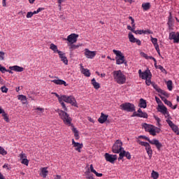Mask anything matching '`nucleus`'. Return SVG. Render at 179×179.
I'll use <instances>...</instances> for the list:
<instances>
[{"mask_svg":"<svg viewBox=\"0 0 179 179\" xmlns=\"http://www.w3.org/2000/svg\"><path fill=\"white\" fill-rule=\"evenodd\" d=\"M151 41L154 45L155 50H159V44L157 43V38H153V36H151Z\"/></svg>","mask_w":179,"mask_h":179,"instance_id":"cd10ccee","label":"nucleus"},{"mask_svg":"<svg viewBox=\"0 0 179 179\" xmlns=\"http://www.w3.org/2000/svg\"><path fill=\"white\" fill-rule=\"evenodd\" d=\"M151 177L153 178V179H157L159 178V173L155 171H152V173H151Z\"/></svg>","mask_w":179,"mask_h":179,"instance_id":"58836bf2","label":"nucleus"},{"mask_svg":"<svg viewBox=\"0 0 179 179\" xmlns=\"http://www.w3.org/2000/svg\"><path fill=\"white\" fill-rule=\"evenodd\" d=\"M38 111H40V113H44V108L38 107L36 108Z\"/></svg>","mask_w":179,"mask_h":179,"instance_id":"e2e57ef3","label":"nucleus"},{"mask_svg":"<svg viewBox=\"0 0 179 179\" xmlns=\"http://www.w3.org/2000/svg\"><path fill=\"white\" fill-rule=\"evenodd\" d=\"M85 56L86 57V58L93 59V58L96 57V52L90 51L89 49H85Z\"/></svg>","mask_w":179,"mask_h":179,"instance_id":"4468645a","label":"nucleus"},{"mask_svg":"<svg viewBox=\"0 0 179 179\" xmlns=\"http://www.w3.org/2000/svg\"><path fill=\"white\" fill-rule=\"evenodd\" d=\"M169 40H173L175 44L179 43V32L172 31L169 34Z\"/></svg>","mask_w":179,"mask_h":179,"instance_id":"1a4fd4ad","label":"nucleus"},{"mask_svg":"<svg viewBox=\"0 0 179 179\" xmlns=\"http://www.w3.org/2000/svg\"><path fill=\"white\" fill-rule=\"evenodd\" d=\"M166 85L168 90L171 92V90H173V81H171V80H168Z\"/></svg>","mask_w":179,"mask_h":179,"instance_id":"c9c22d12","label":"nucleus"},{"mask_svg":"<svg viewBox=\"0 0 179 179\" xmlns=\"http://www.w3.org/2000/svg\"><path fill=\"white\" fill-rule=\"evenodd\" d=\"M48 168L44 167L41 169V176L43 177V178H46L48 176V170H47Z\"/></svg>","mask_w":179,"mask_h":179,"instance_id":"393cba45","label":"nucleus"},{"mask_svg":"<svg viewBox=\"0 0 179 179\" xmlns=\"http://www.w3.org/2000/svg\"><path fill=\"white\" fill-rule=\"evenodd\" d=\"M33 12H28L27 14V18L30 19V17H33Z\"/></svg>","mask_w":179,"mask_h":179,"instance_id":"6e6d98bb","label":"nucleus"},{"mask_svg":"<svg viewBox=\"0 0 179 179\" xmlns=\"http://www.w3.org/2000/svg\"><path fill=\"white\" fill-rule=\"evenodd\" d=\"M0 72H1V73H5V72H6V68L1 66V68H0Z\"/></svg>","mask_w":179,"mask_h":179,"instance_id":"13d9d810","label":"nucleus"},{"mask_svg":"<svg viewBox=\"0 0 179 179\" xmlns=\"http://www.w3.org/2000/svg\"><path fill=\"white\" fill-rule=\"evenodd\" d=\"M140 78L143 80L148 79L149 78L150 79H152V73L150 72V70L147 69L143 71Z\"/></svg>","mask_w":179,"mask_h":179,"instance_id":"dca6fc26","label":"nucleus"},{"mask_svg":"<svg viewBox=\"0 0 179 179\" xmlns=\"http://www.w3.org/2000/svg\"><path fill=\"white\" fill-rule=\"evenodd\" d=\"M79 45H74L73 43H71L69 50L70 51H73V50H76V48H79Z\"/></svg>","mask_w":179,"mask_h":179,"instance_id":"4c0bfd02","label":"nucleus"},{"mask_svg":"<svg viewBox=\"0 0 179 179\" xmlns=\"http://www.w3.org/2000/svg\"><path fill=\"white\" fill-rule=\"evenodd\" d=\"M152 87H154L156 92H157L158 93H160L161 94H163V96H165L166 97H169V94L164 90H161L157 85L152 83Z\"/></svg>","mask_w":179,"mask_h":179,"instance_id":"2eb2a0df","label":"nucleus"},{"mask_svg":"<svg viewBox=\"0 0 179 179\" xmlns=\"http://www.w3.org/2000/svg\"><path fill=\"white\" fill-rule=\"evenodd\" d=\"M158 111L163 114L164 115H166L169 112L167 111V108L164 105H159L158 106Z\"/></svg>","mask_w":179,"mask_h":179,"instance_id":"4be33fe9","label":"nucleus"},{"mask_svg":"<svg viewBox=\"0 0 179 179\" xmlns=\"http://www.w3.org/2000/svg\"><path fill=\"white\" fill-rule=\"evenodd\" d=\"M0 114H2V117L6 122H9V117L8 116V113H5L2 108H0Z\"/></svg>","mask_w":179,"mask_h":179,"instance_id":"b1692460","label":"nucleus"},{"mask_svg":"<svg viewBox=\"0 0 179 179\" xmlns=\"http://www.w3.org/2000/svg\"><path fill=\"white\" fill-rule=\"evenodd\" d=\"M143 34H153V31H150V29L143 30Z\"/></svg>","mask_w":179,"mask_h":179,"instance_id":"8fccbe9b","label":"nucleus"},{"mask_svg":"<svg viewBox=\"0 0 179 179\" xmlns=\"http://www.w3.org/2000/svg\"><path fill=\"white\" fill-rule=\"evenodd\" d=\"M72 131H73V132L74 134L79 133V131H78V129H76V128H75V127L72 129Z\"/></svg>","mask_w":179,"mask_h":179,"instance_id":"338daca9","label":"nucleus"},{"mask_svg":"<svg viewBox=\"0 0 179 179\" xmlns=\"http://www.w3.org/2000/svg\"><path fill=\"white\" fill-rule=\"evenodd\" d=\"M19 157H20V160H23V159H27V155H26V154H24V152H22L20 154Z\"/></svg>","mask_w":179,"mask_h":179,"instance_id":"79ce46f5","label":"nucleus"},{"mask_svg":"<svg viewBox=\"0 0 179 179\" xmlns=\"http://www.w3.org/2000/svg\"><path fill=\"white\" fill-rule=\"evenodd\" d=\"M158 69H160L162 73H167V71H166V69H164L162 65H158Z\"/></svg>","mask_w":179,"mask_h":179,"instance_id":"37998d69","label":"nucleus"},{"mask_svg":"<svg viewBox=\"0 0 179 179\" xmlns=\"http://www.w3.org/2000/svg\"><path fill=\"white\" fill-rule=\"evenodd\" d=\"M9 69L11 71H15V72H23V71H24L23 67H20L19 66H10Z\"/></svg>","mask_w":179,"mask_h":179,"instance_id":"5701e85b","label":"nucleus"},{"mask_svg":"<svg viewBox=\"0 0 179 179\" xmlns=\"http://www.w3.org/2000/svg\"><path fill=\"white\" fill-rule=\"evenodd\" d=\"M81 72L83 73V75H85V76H87V78L90 76V71H89L87 69L83 68Z\"/></svg>","mask_w":179,"mask_h":179,"instance_id":"2f4dec72","label":"nucleus"},{"mask_svg":"<svg viewBox=\"0 0 179 179\" xmlns=\"http://www.w3.org/2000/svg\"><path fill=\"white\" fill-rule=\"evenodd\" d=\"M105 159L106 162H109V163H114L115 160H117V155H110L108 153H106Z\"/></svg>","mask_w":179,"mask_h":179,"instance_id":"ddd939ff","label":"nucleus"},{"mask_svg":"<svg viewBox=\"0 0 179 179\" xmlns=\"http://www.w3.org/2000/svg\"><path fill=\"white\" fill-rule=\"evenodd\" d=\"M72 145H73V148H76L75 150H77V152H79V153H80V149H82V148H83V144L80 143H76V142H75L74 139H72Z\"/></svg>","mask_w":179,"mask_h":179,"instance_id":"6ab92c4d","label":"nucleus"},{"mask_svg":"<svg viewBox=\"0 0 179 179\" xmlns=\"http://www.w3.org/2000/svg\"><path fill=\"white\" fill-rule=\"evenodd\" d=\"M124 157H127V159H128V160H131V153H129V152H127V151L122 150V151L120 152V153L119 154L118 160H122V159H124Z\"/></svg>","mask_w":179,"mask_h":179,"instance_id":"f8f14e48","label":"nucleus"},{"mask_svg":"<svg viewBox=\"0 0 179 179\" xmlns=\"http://www.w3.org/2000/svg\"><path fill=\"white\" fill-rule=\"evenodd\" d=\"M161 131L162 129L160 128L157 127L156 126H152L149 133L150 135H152V136H156L157 134H160Z\"/></svg>","mask_w":179,"mask_h":179,"instance_id":"f3484780","label":"nucleus"},{"mask_svg":"<svg viewBox=\"0 0 179 179\" xmlns=\"http://www.w3.org/2000/svg\"><path fill=\"white\" fill-rule=\"evenodd\" d=\"M5 59V52L0 51V60L3 61Z\"/></svg>","mask_w":179,"mask_h":179,"instance_id":"09e8293b","label":"nucleus"},{"mask_svg":"<svg viewBox=\"0 0 179 179\" xmlns=\"http://www.w3.org/2000/svg\"><path fill=\"white\" fill-rule=\"evenodd\" d=\"M159 96L162 99V101H164V103H165L167 101V99H166V97L162 96L160 94Z\"/></svg>","mask_w":179,"mask_h":179,"instance_id":"69168bd1","label":"nucleus"},{"mask_svg":"<svg viewBox=\"0 0 179 179\" xmlns=\"http://www.w3.org/2000/svg\"><path fill=\"white\" fill-rule=\"evenodd\" d=\"M133 33H134L135 34H143V30H134Z\"/></svg>","mask_w":179,"mask_h":179,"instance_id":"864d4df0","label":"nucleus"},{"mask_svg":"<svg viewBox=\"0 0 179 179\" xmlns=\"http://www.w3.org/2000/svg\"><path fill=\"white\" fill-rule=\"evenodd\" d=\"M78 37H79L78 34H71L67 36V38H66L65 40L69 41V43H70V44H75V43H76V41H78Z\"/></svg>","mask_w":179,"mask_h":179,"instance_id":"9d476101","label":"nucleus"},{"mask_svg":"<svg viewBox=\"0 0 179 179\" xmlns=\"http://www.w3.org/2000/svg\"><path fill=\"white\" fill-rule=\"evenodd\" d=\"M0 155H2V156H5L8 155V152L3 149V148L0 147Z\"/></svg>","mask_w":179,"mask_h":179,"instance_id":"a19ab883","label":"nucleus"},{"mask_svg":"<svg viewBox=\"0 0 179 179\" xmlns=\"http://www.w3.org/2000/svg\"><path fill=\"white\" fill-rule=\"evenodd\" d=\"M167 24L169 27H171V26H173V16L171 15V13H169Z\"/></svg>","mask_w":179,"mask_h":179,"instance_id":"473e14b6","label":"nucleus"},{"mask_svg":"<svg viewBox=\"0 0 179 179\" xmlns=\"http://www.w3.org/2000/svg\"><path fill=\"white\" fill-rule=\"evenodd\" d=\"M113 75L115 82L118 85H124L127 82V76L121 70L113 71Z\"/></svg>","mask_w":179,"mask_h":179,"instance_id":"f257e3e1","label":"nucleus"},{"mask_svg":"<svg viewBox=\"0 0 179 179\" xmlns=\"http://www.w3.org/2000/svg\"><path fill=\"white\" fill-rule=\"evenodd\" d=\"M113 52L116 55L115 59L117 65H122V64L127 65V62H125V56H124V54H122L121 51L113 50Z\"/></svg>","mask_w":179,"mask_h":179,"instance_id":"7ed1b4c3","label":"nucleus"},{"mask_svg":"<svg viewBox=\"0 0 179 179\" xmlns=\"http://www.w3.org/2000/svg\"><path fill=\"white\" fill-rule=\"evenodd\" d=\"M161 131L162 129L160 128L157 127L156 126H152L149 133L150 135H152V136H156L157 134H160Z\"/></svg>","mask_w":179,"mask_h":179,"instance_id":"a211bd4d","label":"nucleus"},{"mask_svg":"<svg viewBox=\"0 0 179 179\" xmlns=\"http://www.w3.org/2000/svg\"><path fill=\"white\" fill-rule=\"evenodd\" d=\"M129 39L130 43H133V41L135 40V36H134V34H129Z\"/></svg>","mask_w":179,"mask_h":179,"instance_id":"de8ad7c7","label":"nucleus"},{"mask_svg":"<svg viewBox=\"0 0 179 179\" xmlns=\"http://www.w3.org/2000/svg\"><path fill=\"white\" fill-rule=\"evenodd\" d=\"M138 117H140L141 118H148V113L141 112L138 113Z\"/></svg>","mask_w":179,"mask_h":179,"instance_id":"ea45409f","label":"nucleus"},{"mask_svg":"<svg viewBox=\"0 0 179 179\" xmlns=\"http://www.w3.org/2000/svg\"><path fill=\"white\" fill-rule=\"evenodd\" d=\"M139 107H141V108H146L147 107L146 100L143 99H141L140 103H139Z\"/></svg>","mask_w":179,"mask_h":179,"instance_id":"7c9ffc66","label":"nucleus"},{"mask_svg":"<svg viewBox=\"0 0 179 179\" xmlns=\"http://www.w3.org/2000/svg\"><path fill=\"white\" fill-rule=\"evenodd\" d=\"M92 85L94 86V89H96V90L100 89V83H97L96 81V79L94 78L92 80Z\"/></svg>","mask_w":179,"mask_h":179,"instance_id":"c756f323","label":"nucleus"},{"mask_svg":"<svg viewBox=\"0 0 179 179\" xmlns=\"http://www.w3.org/2000/svg\"><path fill=\"white\" fill-rule=\"evenodd\" d=\"M18 100H20V101H27V98L24 95H18L17 96Z\"/></svg>","mask_w":179,"mask_h":179,"instance_id":"e433bc0d","label":"nucleus"},{"mask_svg":"<svg viewBox=\"0 0 179 179\" xmlns=\"http://www.w3.org/2000/svg\"><path fill=\"white\" fill-rule=\"evenodd\" d=\"M52 94H55V96H56V97L58 99V101L62 100V96H60L59 94H57V92H52Z\"/></svg>","mask_w":179,"mask_h":179,"instance_id":"3c124183","label":"nucleus"},{"mask_svg":"<svg viewBox=\"0 0 179 179\" xmlns=\"http://www.w3.org/2000/svg\"><path fill=\"white\" fill-rule=\"evenodd\" d=\"M50 49L52 50V51H53L54 52H57V54L58 52H61L58 50V47L54 43L50 44Z\"/></svg>","mask_w":179,"mask_h":179,"instance_id":"c85d7f7f","label":"nucleus"},{"mask_svg":"<svg viewBox=\"0 0 179 179\" xmlns=\"http://www.w3.org/2000/svg\"><path fill=\"white\" fill-rule=\"evenodd\" d=\"M58 54L61 61L64 63V65H68V58L65 56V53H62V52L60 51L58 52Z\"/></svg>","mask_w":179,"mask_h":179,"instance_id":"aec40b11","label":"nucleus"},{"mask_svg":"<svg viewBox=\"0 0 179 179\" xmlns=\"http://www.w3.org/2000/svg\"><path fill=\"white\" fill-rule=\"evenodd\" d=\"M1 90L3 93H8V88L5 86L1 87Z\"/></svg>","mask_w":179,"mask_h":179,"instance_id":"603ef678","label":"nucleus"},{"mask_svg":"<svg viewBox=\"0 0 179 179\" xmlns=\"http://www.w3.org/2000/svg\"><path fill=\"white\" fill-rule=\"evenodd\" d=\"M167 124L169 125V127L171 128V129L176 134V135H179V131H178V127L176 125L173 121L170 120H166Z\"/></svg>","mask_w":179,"mask_h":179,"instance_id":"9b49d317","label":"nucleus"},{"mask_svg":"<svg viewBox=\"0 0 179 179\" xmlns=\"http://www.w3.org/2000/svg\"><path fill=\"white\" fill-rule=\"evenodd\" d=\"M141 55L143 57V58H145V59H149V56H148V55L145 52H141Z\"/></svg>","mask_w":179,"mask_h":179,"instance_id":"bf43d9fd","label":"nucleus"},{"mask_svg":"<svg viewBox=\"0 0 179 179\" xmlns=\"http://www.w3.org/2000/svg\"><path fill=\"white\" fill-rule=\"evenodd\" d=\"M143 127L146 132H150V130L153 127V125L144 123Z\"/></svg>","mask_w":179,"mask_h":179,"instance_id":"bb28decb","label":"nucleus"},{"mask_svg":"<svg viewBox=\"0 0 179 179\" xmlns=\"http://www.w3.org/2000/svg\"><path fill=\"white\" fill-rule=\"evenodd\" d=\"M59 104H61L64 111H68V108H66V105L65 104V103L64 102V101L62 99H60L59 101Z\"/></svg>","mask_w":179,"mask_h":179,"instance_id":"f704fd0d","label":"nucleus"},{"mask_svg":"<svg viewBox=\"0 0 179 179\" xmlns=\"http://www.w3.org/2000/svg\"><path fill=\"white\" fill-rule=\"evenodd\" d=\"M155 118L157 121V125L160 128L162 127V124H160L162 120L157 116H155Z\"/></svg>","mask_w":179,"mask_h":179,"instance_id":"49530a36","label":"nucleus"},{"mask_svg":"<svg viewBox=\"0 0 179 179\" xmlns=\"http://www.w3.org/2000/svg\"><path fill=\"white\" fill-rule=\"evenodd\" d=\"M155 100L156 102L157 103V104H162V100H160V99L157 96H155Z\"/></svg>","mask_w":179,"mask_h":179,"instance_id":"052dcab7","label":"nucleus"},{"mask_svg":"<svg viewBox=\"0 0 179 179\" xmlns=\"http://www.w3.org/2000/svg\"><path fill=\"white\" fill-rule=\"evenodd\" d=\"M52 82L55 83V85H64V86H66V82H65L64 80H53Z\"/></svg>","mask_w":179,"mask_h":179,"instance_id":"a878e982","label":"nucleus"},{"mask_svg":"<svg viewBox=\"0 0 179 179\" xmlns=\"http://www.w3.org/2000/svg\"><path fill=\"white\" fill-rule=\"evenodd\" d=\"M21 163H22V164H24L25 166H29V160L27 158H24V159H22Z\"/></svg>","mask_w":179,"mask_h":179,"instance_id":"a18cd8bd","label":"nucleus"},{"mask_svg":"<svg viewBox=\"0 0 179 179\" xmlns=\"http://www.w3.org/2000/svg\"><path fill=\"white\" fill-rule=\"evenodd\" d=\"M90 170L92 171V173H96V170H94V168L93 167V164L90 165Z\"/></svg>","mask_w":179,"mask_h":179,"instance_id":"0e129e2a","label":"nucleus"},{"mask_svg":"<svg viewBox=\"0 0 179 179\" xmlns=\"http://www.w3.org/2000/svg\"><path fill=\"white\" fill-rule=\"evenodd\" d=\"M139 145L141 146H145V150L148 155L149 159H152V156L153 155V150H152V147L150 146V144L148 142L141 141H138Z\"/></svg>","mask_w":179,"mask_h":179,"instance_id":"6e6552de","label":"nucleus"},{"mask_svg":"<svg viewBox=\"0 0 179 179\" xmlns=\"http://www.w3.org/2000/svg\"><path fill=\"white\" fill-rule=\"evenodd\" d=\"M56 113L59 114V116L60 117L61 120H62L63 122L66 124V125H71L72 124V118L69 117V115L66 113V112L57 109L56 110Z\"/></svg>","mask_w":179,"mask_h":179,"instance_id":"f03ea898","label":"nucleus"},{"mask_svg":"<svg viewBox=\"0 0 179 179\" xmlns=\"http://www.w3.org/2000/svg\"><path fill=\"white\" fill-rule=\"evenodd\" d=\"M62 100L64 101L65 103H69L74 107H78L76 99L73 96L62 95Z\"/></svg>","mask_w":179,"mask_h":179,"instance_id":"39448f33","label":"nucleus"},{"mask_svg":"<svg viewBox=\"0 0 179 179\" xmlns=\"http://www.w3.org/2000/svg\"><path fill=\"white\" fill-rule=\"evenodd\" d=\"M142 6L143 10H149L150 9V3H144Z\"/></svg>","mask_w":179,"mask_h":179,"instance_id":"72a5a7b5","label":"nucleus"},{"mask_svg":"<svg viewBox=\"0 0 179 179\" xmlns=\"http://www.w3.org/2000/svg\"><path fill=\"white\" fill-rule=\"evenodd\" d=\"M121 110L127 111V113H134L135 111V105L131 103H124L120 105Z\"/></svg>","mask_w":179,"mask_h":179,"instance_id":"423d86ee","label":"nucleus"},{"mask_svg":"<svg viewBox=\"0 0 179 179\" xmlns=\"http://www.w3.org/2000/svg\"><path fill=\"white\" fill-rule=\"evenodd\" d=\"M152 78H148L147 79H145V84L147 85V86H150V85H153V83H152Z\"/></svg>","mask_w":179,"mask_h":179,"instance_id":"c03bdc74","label":"nucleus"},{"mask_svg":"<svg viewBox=\"0 0 179 179\" xmlns=\"http://www.w3.org/2000/svg\"><path fill=\"white\" fill-rule=\"evenodd\" d=\"M164 103L166 104V106H169V107H173V103H171V101L167 99L166 101H165Z\"/></svg>","mask_w":179,"mask_h":179,"instance_id":"5fc2aeb1","label":"nucleus"},{"mask_svg":"<svg viewBox=\"0 0 179 179\" xmlns=\"http://www.w3.org/2000/svg\"><path fill=\"white\" fill-rule=\"evenodd\" d=\"M94 174H95V176H96V177H103V173H99L97 171H95V172L94 173Z\"/></svg>","mask_w":179,"mask_h":179,"instance_id":"680f3d73","label":"nucleus"},{"mask_svg":"<svg viewBox=\"0 0 179 179\" xmlns=\"http://www.w3.org/2000/svg\"><path fill=\"white\" fill-rule=\"evenodd\" d=\"M138 138H141L142 139L148 141V142H149V143L151 145H155L157 150H160L162 148H163V145L157 139L150 140V138L145 136H139Z\"/></svg>","mask_w":179,"mask_h":179,"instance_id":"20e7f679","label":"nucleus"},{"mask_svg":"<svg viewBox=\"0 0 179 179\" xmlns=\"http://www.w3.org/2000/svg\"><path fill=\"white\" fill-rule=\"evenodd\" d=\"M132 43H136L137 45H141V40L136 39V38H135V40Z\"/></svg>","mask_w":179,"mask_h":179,"instance_id":"4d7b16f0","label":"nucleus"},{"mask_svg":"<svg viewBox=\"0 0 179 179\" xmlns=\"http://www.w3.org/2000/svg\"><path fill=\"white\" fill-rule=\"evenodd\" d=\"M107 118H108V115H105L101 113L100 117L98 119V122L99 124H104V122L107 121Z\"/></svg>","mask_w":179,"mask_h":179,"instance_id":"412c9836","label":"nucleus"},{"mask_svg":"<svg viewBox=\"0 0 179 179\" xmlns=\"http://www.w3.org/2000/svg\"><path fill=\"white\" fill-rule=\"evenodd\" d=\"M122 141L120 140H117L112 147V152L113 153H121L122 151Z\"/></svg>","mask_w":179,"mask_h":179,"instance_id":"0eeeda50","label":"nucleus"},{"mask_svg":"<svg viewBox=\"0 0 179 179\" xmlns=\"http://www.w3.org/2000/svg\"><path fill=\"white\" fill-rule=\"evenodd\" d=\"M74 136H75L76 140L79 139V133L74 134Z\"/></svg>","mask_w":179,"mask_h":179,"instance_id":"774afa93","label":"nucleus"}]
</instances>
